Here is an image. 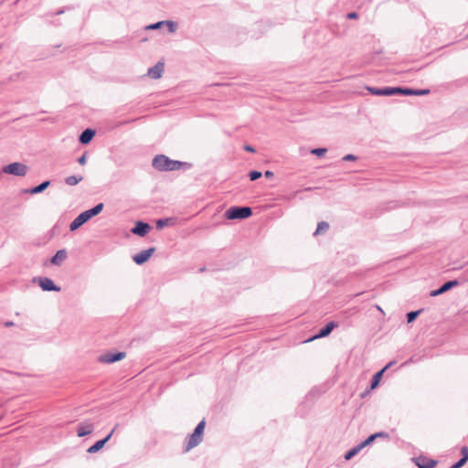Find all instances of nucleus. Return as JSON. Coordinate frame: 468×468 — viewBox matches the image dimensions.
Listing matches in <instances>:
<instances>
[{
  "instance_id": "1",
  "label": "nucleus",
  "mask_w": 468,
  "mask_h": 468,
  "mask_svg": "<svg viewBox=\"0 0 468 468\" xmlns=\"http://www.w3.org/2000/svg\"><path fill=\"white\" fill-rule=\"evenodd\" d=\"M153 165L160 171L178 170L182 166V163L169 159L167 156L160 154L154 158Z\"/></svg>"
},
{
  "instance_id": "2",
  "label": "nucleus",
  "mask_w": 468,
  "mask_h": 468,
  "mask_svg": "<svg viewBox=\"0 0 468 468\" xmlns=\"http://www.w3.org/2000/svg\"><path fill=\"white\" fill-rule=\"evenodd\" d=\"M103 208V204L100 203L93 208L86 210L80 214L70 224V230L74 231L79 229L81 225L90 219L92 217L100 214Z\"/></svg>"
},
{
  "instance_id": "3",
  "label": "nucleus",
  "mask_w": 468,
  "mask_h": 468,
  "mask_svg": "<svg viewBox=\"0 0 468 468\" xmlns=\"http://www.w3.org/2000/svg\"><path fill=\"white\" fill-rule=\"evenodd\" d=\"M205 420L200 421L197 426L196 427L194 432L190 435V437L187 439L185 452H189L194 447L197 446L203 440V434L205 431Z\"/></svg>"
},
{
  "instance_id": "4",
  "label": "nucleus",
  "mask_w": 468,
  "mask_h": 468,
  "mask_svg": "<svg viewBox=\"0 0 468 468\" xmlns=\"http://www.w3.org/2000/svg\"><path fill=\"white\" fill-rule=\"evenodd\" d=\"M252 214L251 208L249 207H231L225 212V217L228 219H244L250 217Z\"/></svg>"
},
{
  "instance_id": "5",
  "label": "nucleus",
  "mask_w": 468,
  "mask_h": 468,
  "mask_svg": "<svg viewBox=\"0 0 468 468\" xmlns=\"http://www.w3.org/2000/svg\"><path fill=\"white\" fill-rule=\"evenodd\" d=\"M3 172L17 176H25L28 172V167L22 163L15 162L5 165L3 168Z\"/></svg>"
},
{
  "instance_id": "6",
  "label": "nucleus",
  "mask_w": 468,
  "mask_h": 468,
  "mask_svg": "<svg viewBox=\"0 0 468 468\" xmlns=\"http://www.w3.org/2000/svg\"><path fill=\"white\" fill-rule=\"evenodd\" d=\"M33 282H37L41 289L45 292L58 291V287L53 282L51 279L48 277H35Z\"/></svg>"
},
{
  "instance_id": "7",
  "label": "nucleus",
  "mask_w": 468,
  "mask_h": 468,
  "mask_svg": "<svg viewBox=\"0 0 468 468\" xmlns=\"http://www.w3.org/2000/svg\"><path fill=\"white\" fill-rule=\"evenodd\" d=\"M126 356L124 352L107 353L100 356L99 361L105 364H111L123 359Z\"/></svg>"
},
{
  "instance_id": "8",
  "label": "nucleus",
  "mask_w": 468,
  "mask_h": 468,
  "mask_svg": "<svg viewBox=\"0 0 468 468\" xmlns=\"http://www.w3.org/2000/svg\"><path fill=\"white\" fill-rule=\"evenodd\" d=\"M154 251V248H150L148 250H143L140 253L135 254L133 257V260L134 261L135 263H137L139 265L143 264L150 259V257L153 255Z\"/></svg>"
},
{
  "instance_id": "9",
  "label": "nucleus",
  "mask_w": 468,
  "mask_h": 468,
  "mask_svg": "<svg viewBox=\"0 0 468 468\" xmlns=\"http://www.w3.org/2000/svg\"><path fill=\"white\" fill-rule=\"evenodd\" d=\"M93 430H94V426L91 422H90V421L82 422V423L79 424L77 427V435L79 437H83V436L90 434L93 431Z\"/></svg>"
},
{
  "instance_id": "10",
  "label": "nucleus",
  "mask_w": 468,
  "mask_h": 468,
  "mask_svg": "<svg viewBox=\"0 0 468 468\" xmlns=\"http://www.w3.org/2000/svg\"><path fill=\"white\" fill-rule=\"evenodd\" d=\"M151 227L147 223H144L142 221H138L135 224V227L132 229V232L135 235L144 237L150 230Z\"/></svg>"
},
{
  "instance_id": "11",
  "label": "nucleus",
  "mask_w": 468,
  "mask_h": 468,
  "mask_svg": "<svg viewBox=\"0 0 468 468\" xmlns=\"http://www.w3.org/2000/svg\"><path fill=\"white\" fill-rule=\"evenodd\" d=\"M165 64L158 62L155 66L148 69V76L152 79L157 80L162 77L164 72Z\"/></svg>"
},
{
  "instance_id": "12",
  "label": "nucleus",
  "mask_w": 468,
  "mask_h": 468,
  "mask_svg": "<svg viewBox=\"0 0 468 468\" xmlns=\"http://www.w3.org/2000/svg\"><path fill=\"white\" fill-rule=\"evenodd\" d=\"M415 463L419 468H434L437 462L427 457H418Z\"/></svg>"
},
{
  "instance_id": "13",
  "label": "nucleus",
  "mask_w": 468,
  "mask_h": 468,
  "mask_svg": "<svg viewBox=\"0 0 468 468\" xmlns=\"http://www.w3.org/2000/svg\"><path fill=\"white\" fill-rule=\"evenodd\" d=\"M458 284H459V282L456 280L447 282L440 289L431 292V296L440 295V294L447 292L448 290L457 286Z\"/></svg>"
},
{
  "instance_id": "14",
  "label": "nucleus",
  "mask_w": 468,
  "mask_h": 468,
  "mask_svg": "<svg viewBox=\"0 0 468 468\" xmlns=\"http://www.w3.org/2000/svg\"><path fill=\"white\" fill-rule=\"evenodd\" d=\"M49 185H50V181L47 180L32 188L23 189L22 193L31 194V195L39 194V193L43 192L45 189H47Z\"/></svg>"
},
{
  "instance_id": "15",
  "label": "nucleus",
  "mask_w": 468,
  "mask_h": 468,
  "mask_svg": "<svg viewBox=\"0 0 468 468\" xmlns=\"http://www.w3.org/2000/svg\"><path fill=\"white\" fill-rule=\"evenodd\" d=\"M112 433H113V431H112V432L107 437H105L104 439L96 441L92 446H90L88 449L87 452L89 453H95V452H99L101 449L103 448L105 443L111 439Z\"/></svg>"
},
{
  "instance_id": "16",
  "label": "nucleus",
  "mask_w": 468,
  "mask_h": 468,
  "mask_svg": "<svg viewBox=\"0 0 468 468\" xmlns=\"http://www.w3.org/2000/svg\"><path fill=\"white\" fill-rule=\"evenodd\" d=\"M336 326H337V324L335 322L328 323L323 329L320 330L318 335H314L310 340L325 337V336L329 335L330 333L333 331V329Z\"/></svg>"
},
{
  "instance_id": "17",
  "label": "nucleus",
  "mask_w": 468,
  "mask_h": 468,
  "mask_svg": "<svg viewBox=\"0 0 468 468\" xmlns=\"http://www.w3.org/2000/svg\"><path fill=\"white\" fill-rule=\"evenodd\" d=\"M95 135V131L91 129H86L80 136V142L81 144H89Z\"/></svg>"
},
{
  "instance_id": "18",
  "label": "nucleus",
  "mask_w": 468,
  "mask_h": 468,
  "mask_svg": "<svg viewBox=\"0 0 468 468\" xmlns=\"http://www.w3.org/2000/svg\"><path fill=\"white\" fill-rule=\"evenodd\" d=\"M393 363L390 362L388 363L384 368H382L380 371H378V373H376L373 377V379H372V383H371V388H375L378 387V385L379 384L380 382V379L382 378V375L384 373V371L386 369H388Z\"/></svg>"
},
{
  "instance_id": "19",
  "label": "nucleus",
  "mask_w": 468,
  "mask_h": 468,
  "mask_svg": "<svg viewBox=\"0 0 468 468\" xmlns=\"http://www.w3.org/2000/svg\"><path fill=\"white\" fill-rule=\"evenodd\" d=\"M387 435L383 432L375 433L373 435H370L366 441L361 442L359 446L363 449L364 447L369 445L377 437H386Z\"/></svg>"
},
{
  "instance_id": "20",
  "label": "nucleus",
  "mask_w": 468,
  "mask_h": 468,
  "mask_svg": "<svg viewBox=\"0 0 468 468\" xmlns=\"http://www.w3.org/2000/svg\"><path fill=\"white\" fill-rule=\"evenodd\" d=\"M328 229H329V224L327 222H324V221L319 222L314 235L324 233V232L327 231Z\"/></svg>"
},
{
  "instance_id": "21",
  "label": "nucleus",
  "mask_w": 468,
  "mask_h": 468,
  "mask_svg": "<svg viewBox=\"0 0 468 468\" xmlns=\"http://www.w3.org/2000/svg\"><path fill=\"white\" fill-rule=\"evenodd\" d=\"M394 95L395 94H403V95H412L413 90L410 89H402V88H393Z\"/></svg>"
},
{
  "instance_id": "22",
  "label": "nucleus",
  "mask_w": 468,
  "mask_h": 468,
  "mask_svg": "<svg viewBox=\"0 0 468 468\" xmlns=\"http://www.w3.org/2000/svg\"><path fill=\"white\" fill-rule=\"evenodd\" d=\"M82 180V176H69L66 178V183L69 185V186H75L77 185L79 182H80Z\"/></svg>"
},
{
  "instance_id": "23",
  "label": "nucleus",
  "mask_w": 468,
  "mask_h": 468,
  "mask_svg": "<svg viewBox=\"0 0 468 468\" xmlns=\"http://www.w3.org/2000/svg\"><path fill=\"white\" fill-rule=\"evenodd\" d=\"M362 448L358 445L355 448H353L352 450H350L349 452H347L345 455V459L346 460H350L353 456H355L356 453H358V452L361 450Z\"/></svg>"
},
{
  "instance_id": "24",
  "label": "nucleus",
  "mask_w": 468,
  "mask_h": 468,
  "mask_svg": "<svg viewBox=\"0 0 468 468\" xmlns=\"http://www.w3.org/2000/svg\"><path fill=\"white\" fill-rule=\"evenodd\" d=\"M468 460V454L465 452V456H463V458L457 462L455 464H453L451 468H461L463 466Z\"/></svg>"
},
{
  "instance_id": "25",
  "label": "nucleus",
  "mask_w": 468,
  "mask_h": 468,
  "mask_svg": "<svg viewBox=\"0 0 468 468\" xmlns=\"http://www.w3.org/2000/svg\"><path fill=\"white\" fill-rule=\"evenodd\" d=\"M420 312H421V310L409 313L407 314L408 323L413 322L418 317V315L420 314Z\"/></svg>"
},
{
  "instance_id": "26",
  "label": "nucleus",
  "mask_w": 468,
  "mask_h": 468,
  "mask_svg": "<svg viewBox=\"0 0 468 468\" xmlns=\"http://www.w3.org/2000/svg\"><path fill=\"white\" fill-rule=\"evenodd\" d=\"M327 152L326 148H315L311 151L313 154H315L317 156H322Z\"/></svg>"
},
{
  "instance_id": "27",
  "label": "nucleus",
  "mask_w": 468,
  "mask_h": 468,
  "mask_svg": "<svg viewBox=\"0 0 468 468\" xmlns=\"http://www.w3.org/2000/svg\"><path fill=\"white\" fill-rule=\"evenodd\" d=\"M367 90L373 95L382 96V89L367 87Z\"/></svg>"
},
{
  "instance_id": "28",
  "label": "nucleus",
  "mask_w": 468,
  "mask_h": 468,
  "mask_svg": "<svg viewBox=\"0 0 468 468\" xmlns=\"http://www.w3.org/2000/svg\"><path fill=\"white\" fill-rule=\"evenodd\" d=\"M261 176V173L259 171H251L250 173V178L251 181L257 180Z\"/></svg>"
},
{
  "instance_id": "29",
  "label": "nucleus",
  "mask_w": 468,
  "mask_h": 468,
  "mask_svg": "<svg viewBox=\"0 0 468 468\" xmlns=\"http://www.w3.org/2000/svg\"><path fill=\"white\" fill-rule=\"evenodd\" d=\"M390 95H394L393 88L382 89V96H390Z\"/></svg>"
},
{
  "instance_id": "30",
  "label": "nucleus",
  "mask_w": 468,
  "mask_h": 468,
  "mask_svg": "<svg viewBox=\"0 0 468 468\" xmlns=\"http://www.w3.org/2000/svg\"><path fill=\"white\" fill-rule=\"evenodd\" d=\"M429 92H430L429 90H413L412 95H424V94H428Z\"/></svg>"
},
{
  "instance_id": "31",
  "label": "nucleus",
  "mask_w": 468,
  "mask_h": 468,
  "mask_svg": "<svg viewBox=\"0 0 468 468\" xmlns=\"http://www.w3.org/2000/svg\"><path fill=\"white\" fill-rule=\"evenodd\" d=\"M51 263L54 264V265H58V261H59V259H58V251H57L54 256L51 258Z\"/></svg>"
},
{
  "instance_id": "32",
  "label": "nucleus",
  "mask_w": 468,
  "mask_h": 468,
  "mask_svg": "<svg viewBox=\"0 0 468 468\" xmlns=\"http://www.w3.org/2000/svg\"><path fill=\"white\" fill-rule=\"evenodd\" d=\"M163 24H164L163 22H158L156 24H154V25H151V26L147 27V28L155 29V28L160 27Z\"/></svg>"
},
{
  "instance_id": "33",
  "label": "nucleus",
  "mask_w": 468,
  "mask_h": 468,
  "mask_svg": "<svg viewBox=\"0 0 468 468\" xmlns=\"http://www.w3.org/2000/svg\"><path fill=\"white\" fill-rule=\"evenodd\" d=\"M166 25H167V27H168L169 31H170V32H174V31L176 30V26H175V24H174V23H172V22H167V23H166Z\"/></svg>"
},
{
  "instance_id": "34",
  "label": "nucleus",
  "mask_w": 468,
  "mask_h": 468,
  "mask_svg": "<svg viewBox=\"0 0 468 468\" xmlns=\"http://www.w3.org/2000/svg\"><path fill=\"white\" fill-rule=\"evenodd\" d=\"M356 17H357V14L355 12L347 14V18H349V19H355Z\"/></svg>"
},
{
  "instance_id": "35",
  "label": "nucleus",
  "mask_w": 468,
  "mask_h": 468,
  "mask_svg": "<svg viewBox=\"0 0 468 468\" xmlns=\"http://www.w3.org/2000/svg\"><path fill=\"white\" fill-rule=\"evenodd\" d=\"M78 161H79V163H80V165H84V164L86 163V155H85V154L81 155V156L79 158V160H78Z\"/></svg>"
},
{
  "instance_id": "36",
  "label": "nucleus",
  "mask_w": 468,
  "mask_h": 468,
  "mask_svg": "<svg viewBox=\"0 0 468 468\" xmlns=\"http://www.w3.org/2000/svg\"><path fill=\"white\" fill-rule=\"evenodd\" d=\"M355 159H356V157L353 154H347L344 157V160H347V161L355 160Z\"/></svg>"
},
{
  "instance_id": "37",
  "label": "nucleus",
  "mask_w": 468,
  "mask_h": 468,
  "mask_svg": "<svg viewBox=\"0 0 468 468\" xmlns=\"http://www.w3.org/2000/svg\"><path fill=\"white\" fill-rule=\"evenodd\" d=\"M165 226V222L163 220H158L157 221V227L158 228H163Z\"/></svg>"
},
{
  "instance_id": "38",
  "label": "nucleus",
  "mask_w": 468,
  "mask_h": 468,
  "mask_svg": "<svg viewBox=\"0 0 468 468\" xmlns=\"http://www.w3.org/2000/svg\"><path fill=\"white\" fill-rule=\"evenodd\" d=\"M465 452L468 454V448H467V447H463V448L462 449V454H463V456H465Z\"/></svg>"
},
{
  "instance_id": "39",
  "label": "nucleus",
  "mask_w": 468,
  "mask_h": 468,
  "mask_svg": "<svg viewBox=\"0 0 468 468\" xmlns=\"http://www.w3.org/2000/svg\"><path fill=\"white\" fill-rule=\"evenodd\" d=\"M5 326L9 327V326H13L14 325V323L11 322V321H8L5 324Z\"/></svg>"
},
{
  "instance_id": "40",
  "label": "nucleus",
  "mask_w": 468,
  "mask_h": 468,
  "mask_svg": "<svg viewBox=\"0 0 468 468\" xmlns=\"http://www.w3.org/2000/svg\"><path fill=\"white\" fill-rule=\"evenodd\" d=\"M245 149L249 152H254V149L251 146H246Z\"/></svg>"
},
{
  "instance_id": "41",
  "label": "nucleus",
  "mask_w": 468,
  "mask_h": 468,
  "mask_svg": "<svg viewBox=\"0 0 468 468\" xmlns=\"http://www.w3.org/2000/svg\"><path fill=\"white\" fill-rule=\"evenodd\" d=\"M265 176H266L267 177H271V176H272V173H271V172H270V171H266V172H265Z\"/></svg>"
},
{
  "instance_id": "42",
  "label": "nucleus",
  "mask_w": 468,
  "mask_h": 468,
  "mask_svg": "<svg viewBox=\"0 0 468 468\" xmlns=\"http://www.w3.org/2000/svg\"><path fill=\"white\" fill-rule=\"evenodd\" d=\"M59 253H60V260H61L65 256V251L59 250Z\"/></svg>"
}]
</instances>
